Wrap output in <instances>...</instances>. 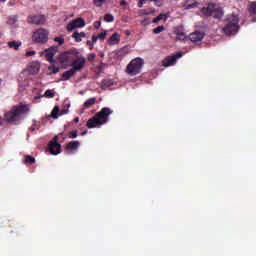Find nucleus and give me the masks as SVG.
<instances>
[{
    "label": "nucleus",
    "mask_w": 256,
    "mask_h": 256,
    "mask_svg": "<svg viewBox=\"0 0 256 256\" xmlns=\"http://www.w3.org/2000/svg\"><path fill=\"white\" fill-rule=\"evenodd\" d=\"M113 114V110L108 107H104L100 112L96 113L92 118L87 121L86 127L88 129H95V127H101L105 123H109V115Z\"/></svg>",
    "instance_id": "f257e3e1"
},
{
    "label": "nucleus",
    "mask_w": 256,
    "mask_h": 256,
    "mask_svg": "<svg viewBox=\"0 0 256 256\" xmlns=\"http://www.w3.org/2000/svg\"><path fill=\"white\" fill-rule=\"evenodd\" d=\"M58 63H60L62 69H67V67L79 65V63H82V66H85L87 59L83 56H76L74 59L71 52H63L58 57Z\"/></svg>",
    "instance_id": "f03ea898"
},
{
    "label": "nucleus",
    "mask_w": 256,
    "mask_h": 256,
    "mask_svg": "<svg viewBox=\"0 0 256 256\" xmlns=\"http://www.w3.org/2000/svg\"><path fill=\"white\" fill-rule=\"evenodd\" d=\"M239 21V15L229 14L224 21L225 25L222 29L223 33L225 35H237L240 29Z\"/></svg>",
    "instance_id": "7ed1b4c3"
},
{
    "label": "nucleus",
    "mask_w": 256,
    "mask_h": 256,
    "mask_svg": "<svg viewBox=\"0 0 256 256\" xmlns=\"http://www.w3.org/2000/svg\"><path fill=\"white\" fill-rule=\"evenodd\" d=\"M25 113H29V106L25 104H20L17 106H13L12 109L4 114V119L8 123H15V121H19L21 115H25Z\"/></svg>",
    "instance_id": "20e7f679"
},
{
    "label": "nucleus",
    "mask_w": 256,
    "mask_h": 256,
    "mask_svg": "<svg viewBox=\"0 0 256 256\" xmlns=\"http://www.w3.org/2000/svg\"><path fill=\"white\" fill-rule=\"evenodd\" d=\"M143 65H145V60L139 57L134 58L127 65L126 73L130 75V77H135V75H139V73H141Z\"/></svg>",
    "instance_id": "39448f33"
},
{
    "label": "nucleus",
    "mask_w": 256,
    "mask_h": 256,
    "mask_svg": "<svg viewBox=\"0 0 256 256\" xmlns=\"http://www.w3.org/2000/svg\"><path fill=\"white\" fill-rule=\"evenodd\" d=\"M204 17H214V19H221L223 17V11L217 7L216 4L210 3L201 9Z\"/></svg>",
    "instance_id": "423d86ee"
},
{
    "label": "nucleus",
    "mask_w": 256,
    "mask_h": 256,
    "mask_svg": "<svg viewBox=\"0 0 256 256\" xmlns=\"http://www.w3.org/2000/svg\"><path fill=\"white\" fill-rule=\"evenodd\" d=\"M84 68H85V66H83L82 62H79V64H74V66H72V68H70L68 71H65L64 73H62L60 81H69V79H71V77H75V75H77V73H79V71H83Z\"/></svg>",
    "instance_id": "0eeeda50"
},
{
    "label": "nucleus",
    "mask_w": 256,
    "mask_h": 256,
    "mask_svg": "<svg viewBox=\"0 0 256 256\" xmlns=\"http://www.w3.org/2000/svg\"><path fill=\"white\" fill-rule=\"evenodd\" d=\"M32 39L35 43H47V41H49V32L40 28L33 33Z\"/></svg>",
    "instance_id": "6e6552de"
},
{
    "label": "nucleus",
    "mask_w": 256,
    "mask_h": 256,
    "mask_svg": "<svg viewBox=\"0 0 256 256\" xmlns=\"http://www.w3.org/2000/svg\"><path fill=\"white\" fill-rule=\"evenodd\" d=\"M45 21H47L45 15L41 14H31L27 17V23L29 25H45Z\"/></svg>",
    "instance_id": "1a4fd4ad"
},
{
    "label": "nucleus",
    "mask_w": 256,
    "mask_h": 256,
    "mask_svg": "<svg viewBox=\"0 0 256 256\" xmlns=\"http://www.w3.org/2000/svg\"><path fill=\"white\" fill-rule=\"evenodd\" d=\"M51 155H59L61 153V144H59V136H55L48 144Z\"/></svg>",
    "instance_id": "9d476101"
},
{
    "label": "nucleus",
    "mask_w": 256,
    "mask_h": 256,
    "mask_svg": "<svg viewBox=\"0 0 256 256\" xmlns=\"http://www.w3.org/2000/svg\"><path fill=\"white\" fill-rule=\"evenodd\" d=\"M129 53V51H127V48H121L118 50H114L109 54V59H111V61H121V59H123V57H125V55H127Z\"/></svg>",
    "instance_id": "9b49d317"
},
{
    "label": "nucleus",
    "mask_w": 256,
    "mask_h": 256,
    "mask_svg": "<svg viewBox=\"0 0 256 256\" xmlns=\"http://www.w3.org/2000/svg\"><path fill=\"white\" fill-rule=\"evenodd\" d=\"M183 57V52H178L176 55L167 56L163 61V67H171L175 63H177V59H181Z\"/></svg>",
    "instance_id": "f8f14e48"
},
{
    "label": "nucleus",
    "mask_w": 256,
    "mask_h": 256,
    "mask_svg": "<svg viewBox=\"0 0 256 256\" xmlns=\"http://www.w3.org/2000/svg\"><path fill=\"white\" fill-rule=\"evenodd\" d=\"M85 27V20L83 18H77L72 20L67 26V31H73V29H79Z\"/></svg>",
    "instance_id": "ddd939ff"
},
{
    "label": "nucleus",
    "mask_w": 256,
    "mask_h": 256,
    "mask_svg": "<svg viewBox=\"0 0 256 256\" xmlns=\"http://www.w3.org/2000/svg\"><path fill=\"white\" fill-rule=\"evenodd\" d=\"M81 145V142L79 141H71L69 142L66 147H65V151L71 155V153H75V151H77V149H79Z\"/></svg>",
    "instance_id": "4468645a"
},
{
    "label": "nucleus",
    "mask_w": 256,
    "mask_h": 256,
    "mask_svg": "<svg viewBox=\"0 0 256 256\" xmlns=\"http://www.w3.org/2000/svg\"><path fill=\"white\" fill-rule=\"evenodd\" d=\"M204 37H205V33L200 31H195L189 35V39L190 41H192V43H199L203 41Z\"/></svg>",
    "instance_id": "2eb2a0df"
},
{
    "label": "nucleus",
    "mask_w": 256,
    "mask_h": 256,
    "mask_svg": "<svg viewBox=\"0 0 256 256\" xmlns=\"http://www.w3.org/2000/svg\"><path fill=\"white\" fill-rule=\"evenodd\" d=\"M56 53H57L56 46H52L46 50V59L47 61H49V63H55V60L53 59V57H55Z\"/></svg>",
    "instance_id": "dca6fc26"
},
{
    "label": "nucleus",
    "mask_w": 256,
    "mask_h": 256,
    "mask_svg": "<svg viewBox=\"0 0 256 256\" xmlns=\"http://www.w3.org/2000/svg\"><path fill=\"white\" fill-rule=\"evenodd\" d=\"M119 43H121V35H119V33L115 32L108 39V45H119Z\"/></svg>",
    "instance_id": "f3484780"
},
{
    "label": "nucleus",
    "mask_w": 256,
    "mask_h": 256,
    "mask_svg": "<svg viewBox=\"0 0 256 256\" xmlns=\"http://www.w3.org/2000/svg\"><path fill=\"white\" fill-rule=\"evenodd\" d=\"M198 5L199 3H197V0H186V2L184 3V8L195 9V7H197Z\"/></svg>",
    "instance_id": "a211bd4d"
},
{
    "label": "nucleus",
    "mask_w": 256,
    "mask_h": 256,
    "mask_svg": "<svg viewBox=\"0 0 256 256\" xmlns=\"http://www.w3.org/2000/svg\"><path fill=\"white\" fill-rule=\"evenodd\" d=\"M39 71H40L39 64H31L28 67V73L30 75H37V73H39Z\"/></svg>",
    "instance_id": "6ab92c4d"
},
{
    "label": "nucleus",
    "mask_w": 256,
    "mask_h": 256,
    "mask_svg": "<svg viewBox=\"0 0 256 256\" xmlns=\"http://www.w3.org/2000/svg\"><path fill=\"white\" fill-rule=\"evenodd\" d=\"M95 103H97V98L93 97V98H89L88 100L85 101L84 105H83V109H89L90 107H93V105H95Z\"/></svg>",
    "instance_id": "aec40b11"
},
{
    "label": "nucleus",
    "mask_w": 256,
    "mask_h": 256,
    "mask_svg": "<svg viewBox=\"0 0 256 256\" xmlns=\"http://www.w3.org/2000/svg\"><path fill=\"white\" fill-rule=\"evenodd\" d=\"M20 46H21V42H17V41L8 42V47H10V49H15V51H17V49H19Z\"/></svg>",
    "instance_id": "412c9836"
},
{
    "label": "nucleus",
    "mask_w": 256,
    "mask_h": 256,
    "mask_svg": "<svg viewBox=\"0 0 256 256\" xmlns=\"http://www.w3.org/2000/svg\"><path fill=\"white\" fill-rule=\"evenodd\" d=\"M18 19H19V16L17 15L9 16L7 20V25H15Z\"/></svg>",
    "instance_id": "4be33fe9"
},
{
    "label": "nucleus",
    "mask_w": 256,
    "mask_h": 256,
    "mask_svg": "<svg viewBox=\"0 0 256 256\" xmlns=\"http://www.w3.org/2000/svg\"><path fill=\"white\" fill-rule=\"evenodd\" d=\"M59 106H55L51 112L52 119H58L59 118Z\"/></svg>",
    "instance_id": "5701e85b"
},
{
    "label": "nucleus",
    "mask_w": 256,
    "mask_h": 256,
    "mask_svg": "<svg viewBox=\"0 0 256 256\" xmlns=\"http://www.w3.org/2000/svg\"><path fill=\"white\" fill-rule=\"evenodd\" d=\"M72 38L75 40L76 43H81L83 41V38L79 35V31H75L72 34Z\"/></svg>",
    "instance_id": "b1692460"
},
{
    "label": "nucleus",
    "mask_w": 256,
    "mask_h": 256,
    "mask_svg": "<svg viewBox=\"0 0 256 256\" xmlns=\"http://www.w3.org/2000/svg\"><path fill=\"white\" fill-rule=\"evenodd\" d=\"M104 21H106V23H113L115 17L112 14H105Z\"/></svg>",
    "instance_id": "393cba45"
},
{
    "label": "nucleus",
    "mask_w": 256,
    "mask_h": 256,
    "mask_svg": "<svg viewBox=\"0 0 256 256\" xmlns=\"http://www.w3.org/2000/svg\"><path fill=\"white\" fill-rule=\"evenodd\" d=\"M45 97H48L49 99H53V97H55V91L51 89L46 90Z\"/></svg>",
    "instance_id": "a878e982"
},
{
    "label": "nucleus",
    "mask_w": 256,
    "mask_h": 256,
    "mask_svg": "<svg viewBox=\"0 0 256 256\" xmlns=\"http://www.w3.org/2000/svg\"><path fill=\"white\" fill-rule=\"evenodd\" d=\"M164 30H165V26H158L153 29V33L155 35H159V33H163Z\"/></svg>",
    "instance_id": "bb28decb"
},
{
    "label": "nucleus",
    "mask_w": 256,
    "mask_h": 256,
    "mask_svg": "<svg viewBox=\"0 0 256 256\" xmlns=\"http://www.w3.org/2000/svg\"><path fill=\"white\" fill-rule=\"evenodd\" d=\"M67 137L69 139H77L78 137L77 130L68 132Z\"/></svg>",
    "instance_id": "cd10ccee"
},
{
    "label": "nucleus",
    "mask_w": 256,
    "mask_h": 256,
    "mask_svg": "<svg viewBox=\"0 0 256 256\" xmlns=\"http://www.w3.org/2000/svg\"><path fill=\"white\" fill-rule=\"evenodd\" d=\"M249 13H253L254 15L256 14V2L251 3Z\"/></svg>",
    "instance_id": "c85d7f7f"
},
{
    "label": "nucleus",
    "mask_w": 256,
    "mask_h": 256,
    "mask_svg": "<svg viewBox=\"0 0 256 256\" xmlns=\"http://www.w3.org/2000/svg\"><path fill=\"white\" fill-rule=\"evenodd\" d=\"M54 41H56V43H58L59 46L63 45L65 43V38L63 37H56L54 38Z\"/></svg>",
    "instance_id": "c756f323"
},
{
    "label": "nucleus",
    "mask_w": 256,
    "mask_h": 256,
    "mask_svg": "<svg viewBox=\"0 0 256 256\" xmlns=\"http://www.w3.org/2000/svg\"><path fill=\"white\" fill-rule=\"evenodd\" d=\"M25 163H35V158L33 156L27 155L25 157Z\"/></svg>",
    "instance_id": "7c9ffc66"
},
{
    "label": "nucleus",
    "mask_w": 256,
    "mask_h": 256,
    "mask_svg": "<svg viewBox=\"0 0 256 256\" xmlns=\"http://www.w3.org/2000/svg\"><path fill=\"white\" fill-rule=\"evenodd\" d=\"M97 37H98V39H100L101 41H105V37H107V31L101 32Z\"/></svg>",
    "instance_id": "2f4dec72"
},
{
    "label": "nucleus",
    "mask_w": 256,
    "mask_h": 256,
    "mask_svg": "<svg viewBox=\"0 0 256 256\" xmlns=\"http://www.w3.org/2000/svg\"><path fill=\"white\" fill-rule=\"evenodd\" d=\"M113 85V82L111 80H104L102 82V87H111Z\"/></svg>",
    "instance_id": "473e14b6"
},
{
    "label": "nucleus",
    "mask_w": 256,
    "mask_h": 256,
    "mask_svg": "<svg viewBox=\"0 0 256 256\" xmlns=\"http://www.w3.org/2000/svg\"><path fill=\"white\" fill-rule=\"evenodd\" d=\"M103 3H105V0H94V5L96 7H103Z\"/></svg>",
    "instance_id": "72a5a7b5"
},
{
    "label": "nucleus",
    "mask_w": 256,
    "mask_h": 256,
    "mask_svg": "<svg viewBox=\"0 0 256 256\" xmlns=\"http://www.w3.org/2000/svg\"><path fill=\"white\" fill-rule=\"evenodd\" d=\"M159 21H163V14H160L153 19V23H159Z\"/></svg>",
    "instance_id": "f704fd0d"
},
{
    "label": "nucleus",
    "mask_w": 256,
    "mask_h": 256,
    "mask_svg": "<svg viewBox=\"0 0 256 256\" xmlns=\"http://www.w3.org/2000/svg\"><path fill=\"white\" fill-rule=\"evenodd\" d=\"M97 55L95 53L88 54V61H95Z\"/></svg>",
    "instance_id": "c9c22d12"
},
{
    "label": "nucleus",
    "mask_w": 256,
    "mask_h": 256,
    "mask_svg": "<svg viewBox=\"0 0 256 256\" xmlns=\"http://www.w3.org/2000/svg\"><path fill=\"white\" fill-rule=\"evenodd\" d=\"M49 71H52V73H59V67L56 66H50Z\"/></svg>",
    "instance_id": "e433bc0d"
},
{
    "label": "nucleus",
    "mask_w": 256,
    "mask_h": 256,
    "mask_svg": "<svg viewBox=\"0 0 256 256\" xmlns=\"http://www.w3.org/2000/svg\"><path fill=\"white\" fill-rule=\"evenodd\" d=\"M149 23H151V21H149L148 18L141 20V25H143L144 27H147V25H149Z\"/></svg>",
    "instance_id": "4c0bfd02"
},
{
    "label": "nucleus",
    "mask_w": 256,
    "mask_h": 256,
    "mask_svg": "<svg viewBox=\"0 0 256 256\" xmlns=\"http://www.w3.org/2000/svg\"><path fill=\"white\" fill-rule=\"evenodd\" d=\"M86 45H88L90 51H93L94 43L91 40H87Z\"/></svg>",
    "instance_id": "58836bf2"
},
{
    "label": "nucleus",
    "mask_w": 256,
    "mask_h": 256,
    "mask_svg": "<svg viewBox=\"0 0 256 256\" xmlns=\"http://www.w3.org/2000/svg\"><path fill=\"white\" fill-rule=\"evenodd\" d=\"M99 39V37L97 35H92V43L95 45V43H97V40Z\"/></svg>",
    "instance_id": "ea45409f"
},
{
    "label": "nucleus",
    "mask_w": 256,
    "mask_h": 256,
    "mask_svg": "<svg viewBox=\"0 0 256 256\" xmlns=\"http://www.w3.org/2000/svg\"><path fill=\"white\" fill-rule=\"evenodd\" d=\"M35 51H28L27 53H26V57H32V55H35Z\"/></svg>",
    "instance_id": "a19ab883"
},
{
    "label": "nucleus",
    "mask_w": 256,
    "mask_h": 256,
    "mask_svg": "<svg viewBox=\"0 0 256 256\" xmlns=\"http://www.w3.org/2000/svg\"><path fill=\"white\" fill-rule=\"evenodd\" d=\"M79 35H80V37H81L82 39L86 37L85 32H80Z\"/></svg>",
    "instance_id": "79ce46f5"
},
{
    "label": "nucleus",
    "mask_w": 256,
    "mask_h": 256,
    "mask_svg": "<svg viewBox=\"0 0 256 256\" xmlns=\"http://www.w3.org/2000/svg\"><path fill=\"white\" fill-rule=\"evenodd\" d=\"M105 67V63L103 62H100V66H99V69H103Z\"/></svg>",
    "instance_id": "37998d69"
},
{
    "label": "nucleus",
    "mask_w": 256,
    "mask_h": 256,
    "mask_svg": "<svg viewBox=\"0 0 256 256\" xmlns=\"http://www.w3.org/2000/svg\"><path fill=\"white\" fill-rule=\"evenodd\" d=\"M120 5H121V6H123V5H127V1L122 0V1L120 2Z\"/></svg>",
    "instance_id": "c03bdc74"
},
{
    "label": "nucleus",
    "mask_w": 256,
    "mask_h": 256,
    "mask_svg": "<svg viewBox=\"0 0 256 256\" xmlns=\"http://www.w3.org/2000/svg\"><path fill=\"white\" fill-rule=\"evenodd\" d=\"M87 133H88V131L85 130V131H83V132L81 133V135H82V136H85V135H87Z\"/></svg>",
    "instance_id": "a18cd8bd"
},
{
    "label": "nucleus",
    "mask_w": 256,
    "mask_h": 256,
    "mask_svg": "<svg viewBox=\"0 0 256 256\" xmlns=\"http://www.w3.org/2000/svg\"><path fill=\"white\" fill-rule=\"evenodd\" d=\"M74 123H79V117H76V118L74 119Z\"/></svg>",
    "instance_id": "49530a36"
},
{
    "label": "nucleus",
    "mask_w": 256,
    "mask_h": 256,
    "mask_svg": "<svg viewBox=\"0 0 256 256\" xmlns=\"http://www.w3.org/2000/svg\"><path fill=\"white\" fill-rule=\"evenodd\" d=\"M125 33H126V35H128V36L131 35V31H129V30H126Z\"/></svg>",
    "instance_id": "de8ad7c7"
},
{
    "label": "nucleus",
    "mask_w": 256,
    "mask_h": 256,
    "mask_svg": "<svg viewBox=\"0 0 256 256\" xmlns=\"http://www.w3.org/2000/svg\"><path fill=\"white\" fill-rule=\"evenodd\" d=\"M151 13H155V10H152V11H150V12H146V15H149V14H151Z\"/></svg>",
    "instance_id": "09e8293b"
},
{
    "label": "nucleus",
    "mask_w": 256,
    "mask_h": 256,
    "mask_svg": "<svg viewBox=\"0 0 256 256\" xmlns=\"http://www.w3.org/2000/svg\"><path fill=\"white\" fill-rule=\"evenodd\" d=\"M3 125V118L0 117V127Z\"/></svg>",
    "instance_id": "8fccbe9b"
},
{
    "label": "nucleus",
    "mask_w": 256,
    "mask_h": 256,
    "mask_svg": "<svg viewBox=\"0 0 256 256\" xmlns=\"http://www.w3.org/2000/svg\"><path fill=\"white\" fill-rule=\"evenodd\" d=\"M64 113H67V110H62L61 114L64 115Z\"/></svg>",
    "instance_id": "3c124183"
},
{
    "label": "nucleus",
    "mask_w": 256,
    "mask_h": 256,
    "mask_svg": "<svg viewBox=\"0 0 256 256\" xmlns=\"http://www.w3.org/2000/svg\"><path fill=\"white\" fill-rule=\"evenodd\" d=\"M9 5H11V7H13L15 4L13 2H9Z\"/></svg>",
    "instance_id": "603ef678"
},
{
    "label": "nucleus",
    "mask_w": 256,
    "mask_h": 256,
    "mask_svg": "<svg viewBox=\"0 0 256 256\" xmlns=\"http://www.w3.org/2000/svg\"><path fill=\"white\" fill-rule=\"evenodd\" d=\"M96 23H98L97 25H99V26L101 25V22H96Z\"/></svg>",
    "instance_id": "864d4df0"
},
{
    "label": "nucleus",
    "mask_w": 256,
    "mask_h": 256,
    "mask_svg": "<svg viewBox=\"0 0 256 256\" xmlns=\"http://www.w3.org/2000/svg\"><path fill=\"white\" fill-rule=\"evenodd\" d=\"M96 23H98L97 25H99V26L101 25V22H96Z\"/></svg>",
    "instance_id": "5fc2aeb1"
},
{
    "label": "nucleus",
    "mask_w": 256,
    "mask_h": 256,
    "mask_svg": "<svg viewBox=\"0 0 256 256\" xmlns=\"http://www.w3.org/2000/svg\"><path fill=\"white\" fill-rule=\"evenodd\" d=\"M59 135H64V133H63V132H61Z\"/></svg>",
    "instance_id": "6e6d98bb"
},
{
    "label": "nucleus",
    "mask_w": 256,
    "mask_h": 256,
    "mask_svg": "<svg viewBox=\"0 0 256 256\" xmlns=\"http://www.w3.org/2000/svg\"><path fill=\"white\" fill-rule=\"evenodd\" d=\"M1 1L5 2V1H7V0H1Z\"/></svg>",
    "instance_id": "4d7b16f0"
},
{
    "label": "nucleus",
    "mask_w": 256,
    "mask_h": 256,
    "mask_svg": "<svg viewBox=\"0 0 256 256\" xmlns=\"http://www.w3.org/2000/svg\"><path fill=\"white\" fill-rule=\"evenodd\" d=\"M1 82H2V80L0 79V85H1Z\"/></svg>",
    "instance_id": "13d9d810"
}]
</instances>
